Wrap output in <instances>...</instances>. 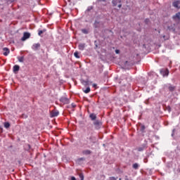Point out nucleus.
<instances>
[{"label":"nucleus","instance_id":"c85d7f7f","mask_svg":"<svg viewBox=\"0 0 180 180\" xmlns=\"http://www.w3.org/2000/svg\"><path fill=\"white\" fill-rule=\"evenodd\" d=\"M71 180H77L75 176L71 177Z\"/></svg>","mask_w":180,"mask_h":180},{"label":"nucleus","instance_id":"72a5a7b5","mask_svg":"<svg viewBox=\"0 0 180 180\" xmlns=\"http://www.w3.org/2000/svg\"><path fill=\"white\" fill-rule=\"evenodd\" d=\"M119 180H122V178H120Z\"/></svg>","mask_w":180,"mask_h":180},{"label":"nucleus","instance_id":"a878e982","mask_svg":"<svg viewBox=\"0 0 180 180\" xmlns=\"http://www.w3.org/2000/svg\"><path fill=\"white\" fill-rule=\"evenodd\" d=\"M144 149L141 147L138 148V151H143Z\"/></svg>","mask_w":180,"mask_h":180},{"label":"nucleus","instance_id":"7c9ffc66","mask_svg":"<svg viewBox=\"0 0 180 180\" xmlns=\"http://www.w3.org/2000/svg\"><path fill=\"white\" fill-rule=\"evenodd\" d=\"M144 129H146V127L142 126V130H144Z\"/></svg>","mask_w":180,"mask_h":180},{"label":"nucleus","instance_id":"2eb2a0df","mask_svg":"<svg viewBox=\"0 0 180 180\" xmlns=\"http://www.w3.org/2000/svg\"><path fill=\"white\" fill-rule=\"evenodd\" d=\"M85 49V44H79V50L83 51Z\"/></svg>","mask_w":180,"mask_h":180},{"label":"nucleus","instance_id":"6ab92c4d","mask_svg":"<svg viewBox=\"0 0 180 180\" xmlns=\"http://www.w3.org/2000/svg\"><path fill=\"white\" fill-rule=\"evenodd\" d=\"M84 94H89L91 92V88L87 87L85 90H84Z\"/></svg>","mask_w":180,"mask_h":180},{"label":"nucleus","instance_id":"6e6552de","mask_svg":"<svg viewBox=\"0 0 180 180\" xmlns=\"http://www.w3.org/2000/svg\"><path fill=\"white\" fill-rule=\"evenodd\" d=\"M3 51H4L3 54L5 56H8L11 53V51L8 48H4Z\"/></svg>","mask_w":180,"mask_h":180},{"label":"nucleus","instance_id":"393cba45","mask_svg":"<svg viewBox=\"0 0 180 180\" xmlns=\"http://www.w3.org/2000/svg\"><path fill=\"white\" fill-rule=\"evenodd\" d=\"M93 88L96 89L98 88V85L96 84H93Z\"/></svg>","mask_w":180,"mask_h":180},{"label":"nucleus","instance_id":"20e7f679","mask_svg":"<svg viewBox=\"0 0 180 180\" xmlns=\"http://www.w3.org/2000/svg\"><path fill=\"white\" fill-rule=\"evenodd\" d=\"M113 6H118V8H122V1L120 0H112Z\"/></svg>","mask_w":180,"mask_h":180},{"label":"nucleus","instance_id":"f257e3e1","mask_svg":"<svg viewBox=\"0 0 180 180\" xmlns=\"http://www.w3.org/2000/svg\"><path fill=\"white\" fill-rule=\"evenodd\" d=\"M60 102H61V103H63V105H68V103H70V99H68L67 96H62L60 98Z\"/></svg>","mask_w":180,"mask_h":180},{"label":"nucleus","instance_id":"ddd939ff","mask_svg":"<svg viewBox=\"0 0 180 180\" xmlns=\"http://www.w3.org/2000/svg\"><path fill=\"white\" fill-rule=\"evenodd\" d=\"M167 29L170 32H174L175 30V24L171 25L170 26L167 27Z\"/></svg>","mask_w":180,"mask_h":180},{"label":"nucleus","instance_id":"b1692460","mask_svg":"<svg viewBox=\"0 0 180 180\" xmlns=\"http://www.w3.org/2000/svg\"><path fill=\"white\" fill-rule=\"evenodd\" d=\"M79 178H80V180H84V174H79Z\"/></svg>","mask_w":180,"mask_h":180},{"label":"nucleus","instance_id":"bb28decb","mask_svg":"<svg viewBox=\"0 0 180 180\" xmlns=\"http://www.w3.org/2000/svg\"><path fill=\"white\" fill-rule=\"evenodd\" d=\"M115 53L116 54H119V53H120V51L119 49H116Z\"/></svg>","mask_w":180,"mask_h":180},{"label":"nucleus","instance_id":"9b49d317","mask_svg":"<svg viewBox=\"0 0 180 180\" xmlns=\"http://www.w3.org/2000/svg\"><path fill=\"white\" fill-rule=\"evenodd\" d=\"M168 89L170 92H174L176 89V86L170 84L168 86Z\"/></svg>","mask_w":180,"mask_h":180},{"label":"nucleus","instance_id":"4468645a","mask_svg":"<svg viewBox=\"0 0 180 180\" xmlns=\"http://www.w3.org/2000/svg\"><path fill=\"white\" fill-rule=\"evenodd\" d=\"M89 117L91 120H96V115L95 113H91L89 115Z\"/></svg>","mask_w":180,"mask_h":180},{"label":"nucleus","instance_id":"9d476101","mask_svg":"<svg viewBox=\"0 0 180 180\" xmlns=\"http://www.w3.org/2000/svg\"><path fill=\"white\" fill-rule=\"evenodd\" d=\"M161 74H162L163 77H168L169 74V70H168V69H167L165 71H160Z\"/></svg>","mask_w":180,"mask_h":180},{"label":"nucleus","instance_id":"2f4dec72","mask_svg":"<svg viewBox=\"0 0 180 180\" xmlns=\"http://www.w3.org/2000/svg\"><path fill=\"white\" fill-rule=\"evenodd\" d=\"M72 106L73 108H75V105H74V103L72 104Z\"/></svg>","mask_w":180,"mask_h":180},{"label":"nucleus","instance_id":"0eeeda50","mask_svg":"<svg viewBox=\"0 0 180 180\" xmlns=\"http://www.w3.org/2000/svg\"><path fill=\"white\" fill-rule=\"evenodd\" d=\"M19 70H20V66L18 65H15L13 68V71L15 74H16Z\"/></svg>","mask_w":180,"mask_h":180},{"label":"nucleus","instance_id":"7ed1b4c3","mask_svg":"<svg viewBox=\"0 0 180 180\" xmlns=\"http://www.w3.org/2000/svg\"><path fill=\"white\" fill-rule=\"evenodd\" d=\"M94 125L96 130H99V129H101V127H102V122H99V120H96L94 122Z\"/></svg>","mask_w":180,"mask_h":180},{"label":"nucleus","instance_id":"a211bd4d","mask_svg":"<svg viewBox=\"0 0 180 180\" xmlns=\"http://www.w3.org/2000/svg\"><path fill=\"white\" fill-rule=\"evenodd\" d=\"M82 32L84 33V34H88V33H89V31L86 29H82Z\"/></svg>","mask_w":180,"mask_h":180},{"label":"nucleus","instance_id":"39448f33","mask_svg":"<svg viewBox=\"0 0 180 180\" xmlns=\"http://www.w3.org/2000/svg\"><path fill=\"white\" fill-rule=\"evenodd\" d=\"M58 115H60V112H58V110H53L51 112V117H57V116H58Z\"/></svg>","mask_w":180,"mask_h":180},{"label":"nucleus","instance_id":"cd10ccee","mask_svg":"<svg viewBox=\"0 0 180 180\" xmlns=\"http://www.w3.org/2000/svg\"><path fill=\"white\" fill-rule=\"evenodd\" d=\"M110 180H117V179L113 177V176H112V177H110Z\"/></svg>","mask_w":180,"mask_h":180},{"label":"nucleus","instance_id":"473e14b6","mask_svg":"<svg viewBox=\"0 0 180 180\" xmlns=\"http://www.w3.org/2000/svg\"><path fill=\"white\" fill-rule=\"evenodd\" d=\"M163 39H165V35L163 36Z\"/></svg>","mask_w":180,"mask_h":180},{"label":"nucleus","instance_id":"aec40b11","mask_svg":"<svg viewBox=\"0 0 180 180\" xmlns=\"http://www.w3.org/2000/svg\"><path fill=\"white\" fill-rule=\"evenodd\" d=\"M4 127H6V129H9V127H11V124H9V122H5Z\"/></svg>","mask_w":180,"mask_h":180},{"label":"nucleus","instance_id":"f8f14e48","mask_svg":"<svg viewBox=\"0 0 180 180\" xmlns=\"http://www.w3.org/2000/svg\"><path fill=\"white\" fill-rule=\"evenodd\" d=\"M82 154L84 155H89L92 154V151H91L89 150H84L82 151Z\"/></svg>","mask_w":180,"mask_h":180},{"label":"nucleus","instance_id":"f03ea898","mask_svg":"<svg viewBox=\"0 0 180 180\" xmlns=\"http://www.w3.org/2000/svg\"><path fill=\"white\" fill-rule=\"evenodd\" d=\"M27 39H30V33L29 32H24L23 36L21 38L22 41H25Z\"/></svg>","mask_w":180,"mask_h":180},{"label":"nucleus","instance_id":"1a4fd4ad","mask_svg":"<svg viewBox=\"0 0 180 180\" xmlns=\"http://www.w3.org/2000/svg\"><path fill=\"white\" fill-rule=\"evenodd\" d=\"M173 6L174 8H177V9H179L180 8V1H176L173 2Z\"/></svg>","mask_w":180,"mask_h":180},{"label":"nucleus","instance_id":"423d86ee","mask_svg":"<svg viewBox=\"0 0 180 180\" xmlns=\"http://www.w3.org/2000/svg\"><path fill=\"white\" fill-rule=\"evenodd\" d=\"M32 50H34L35 51L39 50V49H40V44L37 43V44H34L32 46Z\"/></svg>","mask_w":180,"mask_h":180},{"label":"nucleus","instance_id":"412c9836","mask_svg":"<svg viewBox=\"0 0 180 180\" xmlns=\"http://www.w3.org/2000/svg\"><path fill=\"white\" fill-rule=\"evenodd\" d=\"M18 61L20 63H23V61H25V58L23 56L18 57Z\"/></svg>","mask_w":180,"mask_h":180},{"label":"nucleus","instance_id":"5701e85b","mask_svg":"<svg viewBox=\"0 0 180 180\" xmlns=\"http://www.w3.org/2000/svg\"><path fill=\"white\" fill-rule=\"evenodd\" d=\"M44 32H46V31L45 30H39L38 34L39 36H41V34H43V33H44Z\"/></svg>","mask_w":180,"mask_h":180},{"label":"nucleus","instance_id":"4be33fe9","mask_svg":"<svg viewBox=\"0 0 180 180\" xmlns=\"http://www.w3.org/2000/svg\"><path fill=\"white\" fill-rule=\"evenodd\" d=\"M74 56L76 58H79V55L77 51L74 53Z\"/></svg>","mask_w":180,"mask_h":180},{"label":"nucleus","instance_id":"c756f323","mask_svg":"<svg viewBox=\"0 0 180 180\" xmlns=\"http://www.w3.org/2000/svg\"><path fill=\"white\" fill-rule=\"evenodd\" d=\"M84 83L85 84V85H88V81H84Z\"/></svg>","mask_w":180,"mask_h":180},{"label":"nucleus","instance_id":"f3484780","mask_svg":"<svg viewBox=\"0 0 180 180\" xmlns=\"http://www.w3.org/2000/svg\"><path fill=\"white\" fill-rule=\"evenodd\" d=\"M174 19H180V13H176L174 16H173Z\"/></svg>","mask_w":180,"mask_h":180},{"label":"nucleus","instance_id":"dca6fc26","mask_svg":"<svg viewBox=\"0 0 180 180\" xmlns=\"http://www.w3.org/2000/svg\"><path fill=\"white\" fill-rule=\"evenodd\" d=\"M139 164L137 163H134L133 165H132V168H134V169H139Z\"/></svg>","mask_w":180,"mask_h":180}]
</instances>
